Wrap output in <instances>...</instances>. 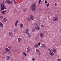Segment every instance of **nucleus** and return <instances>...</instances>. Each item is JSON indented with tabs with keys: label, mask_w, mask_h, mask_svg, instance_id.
<instances>
[{
	"label": "nucleus",
	"mask_w": 61,
	"mask_h": 61,
	"mask_svg": "<svg viewBox=\"0 0 61 61\" xmlns=\"http://www.w3.org/2000/svg\"><path fill=\"white\" fill-rule=\"evenodd\" d=\"M35 7H36V5L35 4H33L31 5V9L33 11H36V8Z\"/></svg>",
	"instance_id": "f257e3e1"
},
{
	"label": "nucleus",
	"mask_w": 61,
	"mask_h": 61,
	"mask_svg": "<svg viewBox=\"0 0 61 61\" xmlns=\"http://www.w3.org/2000/svg\"><path fill=\"white\" fill-rule=\"evenodd\" d=\"M30 19L31 20H33L34 19V16L32 15H31L30 16Z\"/></svg>",
	"instance_id": "39448f33"
},
{
	"label": "nucleus",
	"mask_w": 61,
	"mask_h": 61,
	"mask_svg": "<svg viewBox=\"0 0 61 61\" xmlns=\"http://www.w3.org/2000/svg\"><path fill=\"white\" fill-rule=\"evenodd\" d=\"M1 8V10H4L6 9V7L5 5L3 3L1 4L0 5Z\"/></svg>",
	"instance_id": "f03ea898"
},
{
	"label": "nucleus",
	"mask_w": 61,
	"mask_h": 61,
	"mask_svg": "<svg viewBox=\"0 0 61 61\" xmlns=\"http://www.w3.org/2000/svg\"><path fill=\"white\" fill-rule=\"evenodd\" d=\"M7 21V20H6V18H4L3 19V21L4 22H6Z\"/></svg>",
	"instance_id": "6ab92c4d"
},
{
	"label": "nucleus",
	"mask_w": 61,
	"mask_h": 61,
	"mask_svg": "<svg viewBox=\"0 0 61 61\" xmlns=\"http://www.w3.org/2000/svg\"><path fill=\"white\" fill-rule=\"evenodd\" d=\"M12 3V1H11V0H9V3H8V4H11Z\"/></svg>",
	"instance_id": "b1692460"
},
{
	"label": "nucleus",
	"mask_w": 61,
	"mask_h": 61,
	"mask_svg": "<svg viewBox=\"0 0 61 61\" xmlns=\"http://www.w3.org/2000/svg\"><path fill=\"white\" fill-rule=\"evenodd\" d=\"M8 47L9 48V49H11V47H10V46H9Z\"/></svg>",
	"instance_id": "a19ab883"
},
{
	"label": "nucleus",
	"mask_w": 61,
	"mask_h": 61,
	"mask_svg": "<svg viewBox=\"0 0 61 61\" xmlns=\"http://www.w3.org/2000/svg\"><path fill=\"white\" fill-rule=\"evenodd\" d=\"M53 21H55V22L57 21L58 20V17L56 16L54 17L53 18Z\"/></svg>",
	"instance_id": "7ed1b4c3"
},
{
	"label": "nucleus",
	"mask_w": 61,
	"mask_h": 61,
	"mask_svg": "<svg viewBox=\"0 0 61 61\" xmlns=\"http://www.w3.org/2000/svg\"><path fill=\"white\" fill-rule=\"evenodd\" d=\"M41 26H42V27H44V26H43V25H41Z\"/></svg>",
	"instance_id": "37998d69"
},
{
	"label": "nucleus",
	"mask_w": 61,
	"mask_h": 61,
	"mask_svg": "<svg viewBox=\"0 0 61 61\" xmlns=\"http://www.w3.org/2000/svg\"><path fill=\"white\" fill-rule=\"evenodd\" d=\"M14 3L15 4H16L17 3H16V2L15 1V0H14Z\"/></svg>",
	"instance_id": "473e14b6"
},
{
	"label": "nucleus",
	"mask_w": 61,
	"mask_h": 61,
	"mask_svg": "<svg viewBox=\"0 0 61 61\" xmlns=\"http://www.w3.org/2000/svg\"><path fill=\"white\" fill-rule=\"evenodd\" d=\"M31 50V48L30 47H28L27 49V51L28 53H29L30 52Z\"/></svg>",
	"instance_id": "9d476101"
},
{
	"label": "nucleus",
	"mask_w": 61,
	"mask_h": 61,
	"mask_svg": "<svg viewBox=\"0 0 61 61\" xmlns=\"http://www.w3.org/2000/svg\"><path fill=\"white\" fill-rule=\"evenodd\" d=\"M41 45V43H38V46H40Z\"/></svg>",
	"instance_id": "2f4dec72"
},
{
	"label": "nucleus",
	"mask_w": 61,
	"mask_h": 61,
	"mask_svg": "<svg viewBox=\"0 0 61 61\" xmlns=\"http://www.w3.org/2000/svg\"><path fill=\"white\" fill-rule=\"evenodd\" d=\"M49 3H48L46 5L47 6V8L49 6Z\"/></svg>",
	"instance_id": "c85d7f7f"
},
{
	"label": "nucleus",
	"mask_w": 61,
	"mask_h": 61,
	"mask_svg": "<svg viewBox=\"0 0 61 61\" xmlns=\"http://www.w3.org/2000/svg\"><path fill=\"white\" fill-rule=\"evenodd\" d=\"M49 54L50 55L52 56H53L54 55V53L52 52H50Z\"/></svg>",
	"instance_id": "9b49d317"
},
{
	"label": "nucleus",
	"mask_w": 61,
	"mask_h": 61,
	"mask_svg": "<svg viewBox=\"0 0 61 61\" xmlns=\"http://www.w3.org/2000/svg\"><path fill=\"white\" fill-rule=\"evenodd\" d=\"M41 0H40L39 2H38V3H39L40 4V3H41Z\"/></svg>",
	"instance_id": "c9c22d12"
},
{
	"label": "nucleus",
	"mask_w": 61,
	"mask_h": 61,
	"mask_svg": "<svg viewBox=\"0 0 61 61\" xmlns=\"http://www.w3.org/2000/svg\"><path fill=\"white\" fill-rule=\"evenodd\" d=\"M45 4H47V1H46V0L45 1Z\"/></svg>",
	"instance_id": "4c0bfd02"
},
{
	"label": "nucleus",
	"mask_w": 61,
	"mask_h": 61,
	"mask_svg": "<svg viewBox=\"0 0 61 61\" xmlns=\"http://www.w3.org/2000/svg\"><path fill=\"white\" fill-rule=\"evenodd\" d=\"M3 27V24L2 23L0 22V27Z\"/></svg>",
	"instance_id": "a211bd4d"
},
{
	"label": "nucleus",
	"mask_w": 61,
	"mask_h": 61,
	"mask_svg": "<svg viewBox=\"0 0 61 61\" xmlns=\"http://www.w3.org/2000/svg\"><path fill=\"white\" fill-rule=\"evenodd\" d=\"M56 61H61V59H57Z\"/></svg>",
	"instance_id": "c756f323"
},
{
	"label": "nucleus",
	"mask_w": 61,
	"mask_h": 61,
	"mask_svg": "<svg viewBox=\"0 0 61 61\" xmlns=\"http://www.w3.org/2000/svg\"><path fill=\"white\" fill-rule=\"evenodd\" d=\"M2 0H0V1H2Z\"/></svg>",
	"instance_id": "a18cd8bd"
},
{
	"label": "nucleus",
	"mask_w": 61,
	"mask_h": 61,
	"mask_svg": "<svg viewBox=\"0 0 61 61\" xmlns=\"http://www.w3.org/2000/svg\"><path fill=\"white\" fill-rule=\"evenodd\" d=\"M35 28L36 30H39L40 29V27L39 26H36L35 27Z\"/></svg>",
	"instance_id": "423d86ee"
},
{
	"label": "nucleus",
	"mask_w": 61,
	"mask_h": 61,
	"mask_svg": "<svg viewBox=\"0 0 61 61\" xmlns=\"http://www.w3.org/2000/svg\"><path fill=\"white\" fill-rule=\"evenodd\" d=\"M39 36L41 38H43L45 36L44 33L42 32L40 33L39 35Z\"/></svg>",
	"instance_id": "20e7f679"
},
{
	"label": "nucleus",
	"mask_w": 61,
	"mask_h": 61,
	"mask_svg": "<svg viewBox=\"0 0 61 61\" xmlns=\"http://www.w3.org/2000/svg\"><path fill=\"white\" fill-rule=\"evenodd\" d=\"M23 24H21L20 25V27H21V28H22L23 27Z\"/></svg>",
	"instance_id": "bb28decb"
},
{
	"label": "nucleus",
	"mask_w": 61,
	"mask_h": 61,
	"mask_svg": "<svg viewBox=\"0 0 61 61\" xmlns=\"http://www.w3.org/2000/svg\"><path fill=\"white\" fill-rule=\"evenodd\" d=\"M25 33L27 35H29V31L28 30L26 29L25 30Z\"/></svg>",
	"instance_id": "f8f14e48"
},
{
	"label": "nucleus",
	"mask_w": 61,
	"mask_h": 61,
	"mask_svg": "<svg viewBox=\"0 0 61 61\" xmlns=\"http://www.w3.org/2000/svg\"><path fill=\"white\" fill-rule=\"evenodd\" d=\"M39 55H41V53H40V52H39Z\"/></svg>",
	"instance_id": "79ce46f5"
},
{
	"label": "nucleus",
	"mask_w": 61,
	"mask_h": 61,
	"mask_svg": "<svg viewBox=\"0 0 61 61\" xmlns=\"http://www.w3.org/2000/svg\"><path fill=\"white\" fill-rule=\"evenodd\" d=\"M6 60H10L11 59V56H8L6 57Z\"/></svg>",
	"instance_id": "1a4fd4ad"
},
{
	"label": "nucleus",
	"mask_w": 61,
	"mask_h": 61,
	"mask_svg": "<svg viewBox=\"0 0 61 61\" xmlns=\"http://www.w3.org/2000/svg\"><path fill=\"white\" fill-rule=\"evenodd\" d=\"M48 50H49V51L50 52H52V51H51V50L49 48L48 49Z\"/></svg>",
	"instance_id": "f704fd0d"
},
{
	"label": "nucleus",
	"mask_w": 61,
	"mask_h": 61,
	"mask_svg": "<svg viewBox=\"0 0 61 61\" xmlns=\"http://www.w3.org/2000/svg\"><path fill=\"white\" fill-rule=\"evenodd\" d=\"M6 10H5L4 11H3L2 12V14H5V12H6Z\"/></svg>",
	"instance_id": "393cba45"
},
{
	"label": "nucleus",
	"mask_w": 61,
	"mask_h": 61,
	"mask_svg": "<svg viewBox=\"0 0 61 61\" xmlns=\"http://www.w3.org/2000/svg\"><path fill=\"white\" fill-rule=\"evenodd\" d=\"M32 61H34V60H35V59L34 58H32Z\"/></svg>",
	"instance_id": "72a5a7b5"
},
{
	"label": "nucleus",
	"mask_w": 61,
	"mask_h": 61,
	"mask_svg": "<svg viewBox=\"0 0 61 61\" xmlns=\"http://www.w3.org/2000/svg\"><path fill=\"white\" fill-rule=\"evenodd\" d=\"M18 22V20H17L16 21L15 23V26H17Z\"/></svg>",
	"instance_id": "dca6fc26"
},
{
	"label": "nucleus",
	"mask_w": 61,
	"mask_h": 61,
	"mask_svg": "<svg viewBox=\"0 0 61 61\" xmlns=\"http://www.w3.org/2000/svg\"><path fill=\"white\" fill-rule=\"evenodd\" d=\"M9 36H12L13 35V32H10L9 33Z\"/></svg>",
	"instance_id": "4468645a"
},
{
	"label": "nucleus",
	"mask_w": 61,
	"mask_h": 61,
	"mask_svg": "<svg viewBox=\"0 0 61 61\" xmlns=\"http://www.w3.org/2000/svg\"><path fill=\"white\" fill-rule=\"evenodd\" d=\"M32 30L33 31H35V29H34V28H33L32 29Z\"/></svg>",
	"instance_id": "ea45409f"
},
{
	"label": "nucleus",
	"mask_w": 61,
	"mask_h": 61,
	"mask_svg": "<svg viewBox=\"0 0 61 61\" xmlns=\"http://www.w3.org/2000/svg\"><path fill=\"white\" fill-rule=\"evenodd\" d=\"M57 5V4H55V5Z\"/></svg>",
	"instance_id": "c03bdc74"
},
{
	"label": "nucleus",
	"mask_w": 61,
	"mask_h": 61,
	"mask_svg": "<svg viewBox=\"0 0 61 61\" xmlns=\"http://www.w3.org/2000/svg\"><path fill=\"white\" fill-rule=\"evenodd\" d=\"M21 40L22 38L20 37L18 39V42L19 43H20V42H21Z\"/></svg>",
	"instance_id": "ddd939ff"
},
{
	"label": "nucleus",
	"mask_w": 61,
	"mask_h": 61,
	"mask_svg": "<svg viewBox=\"0 0 61 61\" xmlns=\"http://www.w3.org/2000/svg\"><path fill=\"white\" fill-rule=\"evenodd\" d=\"M39 50L38 49H36V51L37 53H38L39 52Z\"/></svg>",
	"instance_id": "4be33fe9"
},
{
	"label": "nucleus",
	"mask_w": 61,
	"mask_h": 61,
	"mask_svg": "<svg viewBox=\"0 0 61 61\" xmlns=\"http://www.w3.org/2000/svg\"><path fill=\"white\" fill-rule=\"evenodd\" d=\"M5 50L6 52H9V49L8 48L6 47L5 49Z\"/></svg>",
	"instance_id": "412c9836"
},
{
	"label": "nucleus",
	"mask_w": 61,
	"mask_h": 61,
	"mask_svg": "<svg viewBox=\"0 0 61 61\" xmlns=\"http://www.w3.org/2000/svg\"><path fill=\"white\" fill-rule=\"evenodd\" d=\"M27 20L28 22H30L31 21V19H30L29 18H28L27 19Z\"/></svg>",
	"instance_id": "5701e85b"
},
{
	"label": "nucleus",
	"mask_w": 61,
	"mask_h": 61,
	"mask_svg": "<svg viewBox=\"0 0 61 61\" xmlns=\"http://www.w3.org/2000/svg\"><path fill=\"white\" fill-rule=\"evenodd\" d=\"M9 2V0H6L5 1V3L6 4H7V5H8Z\"/></svg>",
	"instance_id": "f3484780"
},
{
	"label": "nucleus",
	"mask_w": 61,
	"mask_h": 61,
	"mask_svg": "<svg viewBox=\"0 0 61 61\" xmlns=\"http://www.w3.org/2000/svg\"><path fill=\"white\" fill-rule=\"evenodd\" d=\"M34 23L35 24V25H39V23L38 22H36V20H35L34 21Z\"/></svg>",
	"instance_id": "0eeeda50"
},
{
	"label": "nucleus",
	"mask_w": 61,
	"mask_h": 61,
	"mask_svg": "<svg viewBox=\"0 0 61 61\" xmlns=\"http://www.w3.org/2000/svg\"><path fill=\"white\" fill-rule=\"evenodd\" d=\"M23 54L24 56H26V54L25 53V52H24L23 53Z\"/></svg>",
	"instance_id": "cd10ccee"
},
{
	"label": "nucleus",
	"mask_w": 61,
	"mask_h": 61,
	"mask_svg": "<svg viewBox=\"0 0 61 61\" xmlns=\"http://www.w3.org/2000/svg\"><path fill=\"white\" fill-rule=\"evenodd\" d=\"M52 52L54 53H56L57 52L55 48H53L52 50Z\"/></svg>",
	"instance_id": "2eb2a0df"
},
{
	"label": "nucleus",
	"mask_w": 61,
	"mask_h": 61,
	"mask_svg": "<svg viewBox=\"0 0 61 61\" xmlns=\"http://www.w3.org/2000/svg\"><path fill=\"white\" fill-rule=\"evenodd\" d=\"M46 44H42L41 45V47L43 48H45L46 47Z\"/></svg>",
	"instance_id": "6e6552de"
},
{
	"label": "nucleus",
	"mask_w": 61,
	"mask_h": 61,
	"mask_svg": "<svg viewBox=\"0 0 61 61\" xmlns=\"http://www.w3.org/2000/svg\"><path fill=\"white\" fill-rule=\"evenodd\" d=\"M34 47L35 48H38V45L37 44H36L34 45Z\"/></svg>",
	"instance_id": "aec40b11"
},
{
	"label": "nucleus",
	"mask_w": 61,
	"mask_h": 61,
	"mask_svg": "<svg viewBox=\"0 0 61 61\" xmlns=\"http://www.w3.org/2000/svg\"><path fill=\"white\" fill-rule=\"evenodd\" d=\"M3 17H4L3 16H0V20H2V19Z\"/></svg>",
	"instance_id": "a878e982"
},
{
	"label": "nucleus",
	"mask_w": 61,
	"mask_h": 61,
	"mask_svg": "<svg viewBox=\"0 0 61 61\" xmlns=\"http://www.w3.org/2000/svg\"><path fill=\"white\" fill-rule=\"evenodd\" d=\"M29 34V35H28V36H29V38H30V37H31V35H30V34Z\"/></svg>",
	"instance_id": "58836bf2"
},
{
	"label": "nucleus",
	"mask_w": 61,
	"mask_h": 61,
	"mask_svg": "<svg viewBox=\"0 0 61 61\" xmlns=\"http://www.w3.org/2000/svg\"><path fill=\"white\" fill-rule=\"evenodd\" d=\"M23 11L25 12L26 11V9H25V8L23 9Z\"/></svg>",
	"instance_id": "e433bc0d"
},
{
	"label": "nucleus",
	"mask_w": 61,
	"mask_h": 61,
	"mask_svg": "<svg viewBox=\"0 0 61 61\" xmlns=\"http://www.w3.org/2000/svg\"><path fill=\"white\" fill-rule=\"evenodd\" d=\"M8 54H9V55H10L11 54V52L10 51H9L8 52Z\"/></svg>",
	"instance_id": "7c9ffc66"
}]
</instances>
